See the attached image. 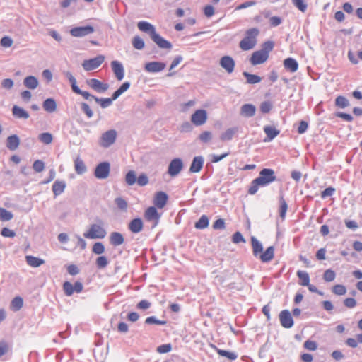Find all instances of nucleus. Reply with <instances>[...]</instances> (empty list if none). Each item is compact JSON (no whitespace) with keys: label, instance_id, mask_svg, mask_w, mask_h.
I'll use <instances>...</instances> for the list:
<instances>
[{"label":"nucleus","instance_id":"32","mask_svg":"<svg viewBox=\"0 0 362 362\" xmlns=\"http://www.w3.org/2000/svg\"><path fill=\"white\" fill-rule=\"evenodd\" d=\"M74 168L78 175H83L87 170L83 160L79 156L76 157L74 160Z\"/></svg>","mask_w":362,"mask_h":362},{"label":"nucleus","instance_id":"62","mask_svg":"<svg viewBox=\"0 0 362 362\" xmlns=\"http://www.w3.org/2000/svg\"><path fill=\"white\" fill-rule=\"evenodd\" d=\"M213 228L214 230H223L225 229V221L223 218H218L216 221L214 222Z\"/></svg>","mask_w":362,"mask_h":362},{"label":"nucleus","instance_id":"15","mask_svg":"<svg viewBox=\"0 0 362 362\" xmlns=\"http://www.w3.org/2000/svg\"><path fill=\"white\" fill-rule=\"evenodd\" d=\"M165 64L160 62H151L145 64V70L149 73H158L165 68Z\"/></svg>","mask_w":362,"mask_h":362},{"label":"nucleus","instance_id":"26","mask_svg":"<svg viewBox=\"0 0 362 362\" xmlns=\"http://www.w3.org/2000/svg\"><path fill=\"white\" fill-rule=\"evenodd\" d=\"M66 184L64 180H57L52 185V192L54 197L62 194L66 188Z\"/></svg>","mask_w":362,"mask_h":362},{"label":"nucleus","instance_id":"34","mask_svg":"<svg viewBox=\"0 0 362 362\" xmlns=\"http://www.w3.org/2000/svg\"><path fill=\"white\" fill-rule=\"evenodd\" d=\"M23 84L29 89H35L38 86L39 82L35 76H29L24 78Z\"/></svg>","mask_w":362,"mask_h":362},{"label":"nucleus","instance_id":"28","mask_svg":"<svg viewBox=\"0 0 362 362\" xmlns=\"http://www.w3.org/2000/svg\"><path fill=\"white\" fill-rule=\"evenodd\" d=\"M124 238L122 233L119 232H112L110 235V243L113 246H119L123 244Z\"/></svg>","mask_w":362,"mask_h":362},{"label":"nucleus","instance_id":"54","mask_svg":"<svg viewBox=\"0 0 362 362\" xmlns=\"http://www.w3.org/2000/svg\"><path fill=\"white\" fill-rule=\"evenodd\" d=\"M272 107H273V105H272V102L269 100H266V101L262 102L260 104L259 108H260V111L262 113L266 114L271 111Z\"/></svg>","mask_w":362,"mask_h":362},{"label":"nucleus","instance_id":"55","mask_svg":"<svg viewBox=\"0 0 362 362\" xmlns=\"http://www.w3.org/2000/svg\"><path fill=\"white\" fill-rule=\"evenodd\" d=\"M145 323L147 325L156 324L159 325H166L167 322L165 320H158L155 316H150L146 319Z\"/></svg>","mask_w":362,"mask_h":362},{"label":"nucleus","instance_id":"4","mask_svg":"<svg viewBox=\"0 0 362 362\" xmlns=\"http://www.w3.org/2000/svg\"><path fill=\"white\" fill-rule=\"evenodd\" d=\"M63 291L66 296H71L74 293H80L83 289V285L81 281H76L73 285L69 281H65L62 286Z\"/></svg>","mask_w":362,"mask_h":362},{"label":"nucleus","instance_id":"60","mask_svg":"<svg viewBox=\"0 0 362 362\" xmlns=\"http://www.w3.org/2000/svg\"><path fill=\"white\" fill-rule=\"evenodd\" d=\"M33 168L35 172L40 173L45 168V163L40 160H37L33 163Z\"/></svg>","mask_w":362,"mask_h":362},{"label":"nucleus","instance_id":"25","mask_svg":"<svg viewBox=\"0 0 362 362\" xmlns=\"http://www.w3.org/2000/svg\"><path fill=\"white\" fill-rule=\"evenodd\" d=\"M20 144V139L16 134L9 136L6 139V147L11 151L16 150Z\"/></svg>","mask_w":362,"mask_h":362},{"label":"nucleus","instance_id":"42","mask_svg":"<svg viewBox=\"0 0 362 362\" xmlns=\"http://www.w3.org/2000/svg\"><path fill=\"white\" fill-rule=\"evenodd\" d=\"M279 202H280L279 215L282 219H284L287 209H288V204H287L286 202L285 201V199H284L283 196L280 197Z\"/></svg>","mask_w":362,"mask_h":362},{"label":"nucleus","instance_id":"59","mask_svg":"<svg viewBox=\"0 0 362 362\" xmlns=\"http://www.w3.org/2000/svg\"><path fill=\"white\" fill-rule=\"evenodd\" d=\"M336 274L332 269H327L323 274L325 281L327 282L332 281L335 279Z\"/></svg>","mask_w":362,"mask_h":362},{"label":"nucleus","instance_id":"30","mask_svg":"<svg viewBox=\"0 0 362 362\" xmlns=\"http://www.w3.org/2000/svg\"><path fill=\"white\" fill-rule=\"evenodd\" d=\"M251 244L255 257H258L263 252L262 244L254 236L251 237Z\"/></svg>","mask_w":362,"mask_h":362},{"label":"nucleus","instance_id":"64","mask_svg":"<svg viewBox=\"0 0 362 362\" xmlns=\"http://www.w3.org/2000/svg\"><path fill=\"white\" fill-rule=\"evenodd\" d=\"M136 182L139 186H145L148 183V178L145 174H141L136 180Z\"/></svg>","mask_w":362,"mask_h":362},{"label":"nucleus","instance_id":"41","mask_svg":"<svg viewBox=\"0 0 362 362\" xmlns=\"http://www.w3.org/2000/svg\"><path fill=\"white\" fill-rule=\"evenodd\" d=\"M13 218L12 212L6 210L4 208L0 207V221H8Z\"/></svg>","mask_w":362,"mask_h":362},{"label":"nucleus","instance_id":"57","mask_svg":"<svg viewBox=\"0 0 362 362\" xmlns=\"http://www.w3.org/2000/svg\"><path fill=\"white\" fill-rule=\"evenodd\" d=\"M105 246L100 242L95 243L92 248V251L93 253L97 255H101L105 252Z\"/></svg>","mask_w":362,"mask_h":362},{"label":"nucleus","instance_id":"7","mask_svg":"<svg viewBox=\"0 0 362 362\" xmlns=\"http://www.w3.org/2000/svg\"><path fill=\"white\" fill-rule=\"evenodd\" d=\"M184 164L181 158H174L169 163L168 173L173 177H176L182 170Z\"/></svg>","mask_w":362,"mask_h":362},{"label":"nucleus","instance_id":"48","mask_svg":"<svg viewBox=\"0 0 362 362\" xmlns=\"http://www.w3.org/2000/svg\"><path fill=\"white\" fill-rule=\"evenodd\" d=\"M38 139L42 143L45 144H49L53 140V136L50 133L45 132L39 134Z\"/></svg>","mask_w":362,"mask_h":362},{"label":"nucleus","instance_id":"2","mask_svg":"<svg viewBox=\"0 0 362 362\" xmlns=\"http://www.w3.org/2000/svg\"><path fill=\"white\" fill-rule=\"evenodd\" d=\"M259 31L257 28L248 29L245 33V36L240 42L239 46L241 49L247 51L255 47L257 44V37Z\"/></svg>","mask_w":362,"mask_h":362},{"label":"nucleus","instance_id":"20","mask_svg":"<svg viewBox=\"0 0 362 362\" xmlns=\"http://www.w3.org/2000/svg\"><path fill=\"white\" fill-rule=\"evenodd\" d=\"M168 195L165 192H158L156 194L153 203L158 209H163L168 201Z\"/></svg>","mask_w":362,"mask_h":362},{"label":"nucleus","instance_id":"61","mask_svg":"<svg viewBox=\"0 0 362 362\" xmlns=\"http://www.w3.org/2000/svg\"><path fill=\"white\" fill-rule=\"evenodd\" d=\"M0 45L4 47H10L13 45V40L8 36H4L1 39Z\"/></svg>","mask_w":362,"mask_h":362},{"label":"nucleus","instance_id":"44","mask_svg":"<svg viewBox=\"0 0 362 362\" xmlns=\"http://www.w3.org/2000/svg\"><path fill=\"white\" fill-rule=\"evenodd\" d=\"M235 132L236 129L234 128L228 129L225 132L221 134L220 138L223 141H230L233 139Z\"/></svg>","mask_w":362,"mask_h":362},{"label":"nucleus","instance_id":"52","mask_svg":"<svg viewBox=\"0 0 362 362\" xmlns=\"http://www.w3.org/2000/svg\"><path fill=\"white\" fill-rule=\"evenodd\" d=\"M96 266L98 269H104L108 264V260L105 256H100L96 259Z\"/></svg>","mask_w":362,"mask_h":362},{"label":"nucleus","instance_id":"50","mask_svg":"<svg viewBox=\"0 0 362 362\" xmlns=\"http://www.w3.org/2000/svg\"><path fill=\"white\" fill-rule=\"evenodd\" d=\"M23 305V300L21 297H15L11 301V307L14 310H19Z\"/></svg>","mask_w":362,"mask_h":362},{"label":"nucleus","instance_id":"56","mask_svg":"<svg viewBox=\"0 0 362 362\" xmlns=\"http://www.w3.org/2000/svg\"><path fill=\"white\" fill-rule=\"evenodd\" d=\"M332 292L336 295L342 296L346 293V288L344 285L337 284L333 286Z\"/></svg>","mask_w":362,"mask_h":362},{"label":"nucleus","instance_id":"18","mask_svg":"<svg viewBox=\"0 0 362 362\" xmlns=\"http://www.w3.org/2000/svg\"><path fill=\"white\" fill-rule=\"evenodd\" d=\"M204 159L202 156H195L190 165L189 172L192 173H199L203 168Z\"/></svg>","mask_w":362,"mask_h":362},{"label":"nucleus","instance_id":"22","mask_svg":"<svg viewBox=\"0 0 362 362\" xmlns=\"http://www.w3.org/2000/svg\"><path fill=\"white\" fill-rule=\"evenodd\" d=\"M137 27L141 31L148 34L151 37L156 32L155 27L147 21H139Z\"/></svg>","mask_w":362,"mask_h":362},{"label":"nucleus","instance_id":"63","mask_svg":"<svg viewBox=\"0 0 362 362\" xmlns=\"http://www.w3.org/2000/svg\"><path fill=\"white\" fill-rule=\"evenodd\" d=\"M1 85L3 88L11 90L13 86V81L11 78H6L1 81Z\"/></svg>","mask_w":362,"mask_h":362},{"label":"nucleus","instance_id":"33","mask_svg":"<svg viewBox=\"0 0 362 362\" xmlns=\"http://www.w3.org/2000/svg\"><path fill=\"white\" fill-rule=\"evenodd\" d=\"M42 107L45 111L52 113L57 110V103L54 99L49 98L43 102Z\"/></svg>","mask_w":362,"mask_h":362},{"label":"nucleus","instance_id":"51","mask_svg":"<svg viewBox=\"0 0 362 362\" xmlns=\"http://www.w3.org/2000/svg\"><path fill=\"white\" fill-rule=\"evenodd\" d=\"M115 203L119 209L122 211H127L128 204L127 201L122 197H117L115 199Z\"/></svg>","mask_w":362,"mask_h":362},{"label":"nucleus","instance_id":"36","mask_svg":"<svg viewBox=\"0 0 362 362\" xmlns=\"http://www.w3.org/2000/svg\"><path fill=\"white\" fill-rule=\"evenodd\" d=\"M297 276L299 278V284L303 286H307L310 284V276L307 272L298 271Z\"/></svg>","mask_w":362,"mask_h":362},{"label":"nucleus","instance_id":"8","mask_svg":"<svg viewBox=\"0 0 362 362\" xmlns=\"http://www.w3.org/2000/svg\"><path fill=\"white\" fill-rule=\"evenodd\" d=\"M105 57L103 55H98L96 57L84 60L82 63V66L86 71H91L98 68L104 62Z\"/></svg>","mask_w":362,"mask_h":362},{"label":"nucleus","instance_id":"21","mask_svg":"<svg viewBox=\"0 0 362 362\" xmlns=\"http://www.w3.org/2000/svg\"><path fill=\"white\" fill-rule=\"evenodd\" d=\"M144 224L141 218H136L132 219L129 223V230L133 233H139L143 229Z\"/></svg>","mask_w":362,"mask_h":362},{"label":"nucleus","instance_id":"11","mask_svg":"<svg viewBox=\"0 0 362 362\" xmlns=\"http://www.w3.org/2000/svg\"><path fill=\"white\" fill-rule=\"evenodd\" d=\"M279 320L281 326L284 328H291L293 325V317L288 310H284L279 313Z\"/></svg>","mask_w":362,"mask_h":362},{"label":"nucleus","instance_id":"5","mask_svg":"<svg viewBox=\"0 0 362 362\" xmlns=\"http://www.w3.org/2000/svg\"><path fill=\"white\" fill-rule=\"evenodd\" d=\"M110 172V165L108 162H102L96 165L94 175L96 178L104 180L108 177Z\"/></svg>","mask_w":362,"mask_h":362},{"label":"nucleus","instance_id":"14","mask_svg":"<svg viewBox=\"0 0 362 362\" xmlns=\"http://www.w3.org/2000/svg\"><path fill=\"white\" fill-rule=\"evenodd\" d=\"M235 65V61L230 56H223L220 59V66L228 74L234 71Z\"/></svg>","mask_w":362,"mask_h":362},{"label":"nucleus","instance_id":"16","mask_svg":"<svg viewBox=\"0 0 362 362\" xmlns=\"http://www.w3.org/2000/svg\"><path fill=\"white\" fill-rule=\"evenodd\" d=\"M112 69L118 81H122L124 76V69L122 64L117 60L111 62Z\"/></svg>","mask_w":362,"mask_h":362},{"label":"nucleus","instance_id":"35","mask_svg":"<svg viewBox=\"0 0 362 362\" xmlns=\"http://www.w3.org/2000/svg\"><path fill=\"white\" fill-rule=\"evenodd\" d=\"M27 264L32 267H38L45 263L42 259L32 255L25 257Z\"/></svg>","mask_w":362,"mask_h":362},{"label":"nucleus","instance_id":"53","mask_svg":"<svg viewBox=\"0 0 362 362\" xmlns=\"http://www.w3.org/2000/svg\"><path fill=\"white\" fill-rule=\"evenodd\" d=\"M292 4L301 12L304 13L307 10L308 5L304 0H291Z\"/></svg>","mask_w":362,"mask_h":362},{"label":"nucleus","instance_id":"31","mask_svg":"<svg viewBox=\"0 0 362 362\" xmlns=\"http://www.w3.org/2000/svg\"><path fill=\"white\" fill-rule=\"evenodd\" d=\"M12 114L16 118L18 119H26L30 116L27 111L18 105H14L12 107Z\"/></svg>","mask_w":362,"mask_h":362},{"label":"nucleus","instance_id":"39","mask_svg":"<svg viewBox=\"0 0 362 362\" xmlns=\"http://www.w3.org/2000/svg\"><path fill=\"white\" fill-rule=\"evenodd\" d=\"M243 75L246 78L247 83L249 84H255L258 83L262 81L260 76L255 74H250L247 71H244Z\"/></svg>","mask_w":362,"mask_h":362},{"label":"nucleus","instance_id":"17","mask_svg":"<svg viewBox=\"0 0 362 362\" xmlns=\"http://www.w3.org/2000/svg\"><path fill=\"white\" fill-rule=\"evenodd\" d=\"M269 57L260 50L255 51L250 57V62L252 65H258L264 63Z\"/></svg>","mask_w":362,"mask_h":362},{"label":"nucleus","instance_id":"13","mask_svg":"<svg viewBox=\"0 0 362 362\" xmlns=\"http://www.w3.org/2000/svg\"><path fill=\"white\" fill-rule=\"evenodd\" d=\"M151 38L160 49H170L173 47L170 42L162 37L157 32Z\"/></svg>","mask_w":362,"mask_h":362},{"label":"nucleus","instance_id":"58","mask_svg":"<svg viewBox=\"0 0 362 362\" xmlns=\"http://www.w3.org/2000/svg\"><path fill=\"white\" fill-rule=\"evenodd\" d=\"M81 109L82 110V112L86 114V115L87 116L88 118H91L93 115V112L92 111V110L90 109V106L86 103H82L81 104Z\"/></svg>","mask_w":362,"mask_h":362},{"label":"nucleus","instance_id":"1","mask_svg":"<svg viewBox=\"0 0 362 362\" xmlns=\"http://www.w3.org/2000/svg\"><path fill=\"white\" fill-rule=\"evenodd\" d=\"M276 180L275 172L271 168H263L260 170L259 177L254 179L248 189L250 194H255L259 189V187H265Z\"/></svg>","mask_w":362,"mask_h":362},{"label":"nucleus","instance_id":"40","mask_svg":"<svg viewBox=\"0 0 362 362\" xmlns=\"http://www.w3.org/2000/svg\"><path fill=\"white\" fill-rule=\"evenodd\" d=\"M92 99H93L97 103L100 104L102 108H107L110 107L114 100L112 97L111 98H99L95 96H92Z\"/></svg>","mask_w":362,"mask_h":362},{"label":"nucleus","instance_id":"43","mask_svg":"<svg viewBox=\"0 0 362 362\" xmlns=\"http://www.w3.org/2000/svg\"><path fill=\"white\" fill-rule=\"evenodd\" d=\"M136 175L134 170H129L125 176V182L128 185H133L136 182Z\"/></svg>","mask_w":362,"mask_h":362},{"label":"nucleus","instance_id":"19","mask_svg":"<svg viewBox=\"0 0 362 362\" xmlns=\"http://www.w3.org/2000/svg\"><path fill=\"white\" fill-rule=\"evenodd\" d=\"M144 216L145 218L148 221H155V225H156L158 222V220L160 219V215L155 206H150L146 210Z\"/></svg>","mask_w":362,"mask_h":362},{"label":"nucleus","instance_id":"27","mask_svg":"<svg viewBox=\"0 0 362 362\" xmlns=\"http://www.w3.org/2000/svg\"><path fill=\"white\" fill-rule=\"evenodd\" d=\"M264 132L267 135L264 141H271L279 134V131L273 126H265L264 127Z\"/></svg>","mask_w":362,"mask_h":362},{"label":"nucleus","instance_id":"37","mask_svg":"<svg viewBox=\"0 0 362 362\" xmlns=\"http://www.w3.org/2000/svg\"><path fill=\"white\" fill-rule=\"evenodd\" d=\"M209 220L206 215H202L199 219L195 223L194 227L197 229H205L209 226Z\"/></svg>","mask_w":362,"mask_h":362},{"label":"nucleus","instance_id":"3","mask_svg":"<svg viewBox=\"0 0 362 362\" xmlns=\"http://www.w3.org/2000/svg\"><path fill=\"white\" fill-rule=\"evenodd\" d=\"M107 235L106 230L99 224H92L83 236L88 239H103Z\"/></svg>","mask_w":362,"mask_h":362},{"label":"nucleus","instance_id":"45","mask_svg":"<svg viewBox=\"0 0 362 362\" xmlns=\"http://www.w3.org/2000/svg\"><path fill=\"white\" fill-rule=\"evenodd\" d=\"M217 353L218 354V355L223 357H226L232 361L235 360L238 358V355L235 352H231L226 350L217 349Z\"/></svg>","mask_w":362,"mask_h":362},{"label":"nucleus","instance_id":"38","mask_svg":"<svg viewBox=\"0 0 362 362\" xmlns=\"http://www.w3.org/2000/svg\"><path fill=\"white\" fill-rule=\"evenodd\" d=\"M130 87V83L128 81H126L123 83L121 86L115 90L112 94V99L116 100L123 93L127 91Z\"/></svg>","mask_w":362,"mask_h":362},{"label":"nucleus","instance_id":"46","mask_svg":"<svg viewBox=\"0 0 362 362\" xmlns=\"http://www.w3.org/2000/svg\"><path fill=\"white\" fill-rule=\"evenodd\" d=\"M132 45L135 49L141 50L144 47L145 43L141 37L136 35L132 39Z\"/></svg>","mask_w":362,"mask_h":362},{"label":"nucleus","instance_id":"12","mask_svg":"<svg viewBox=\"0 0 362 362\" xmlns=\"http://www.w3.org/2000/svg\"><path fill=\"white\" fill-rule=\"evenodd\" d=\"M87 84L98 93H103L106 91L109 86L107 83H103L96 78H91L86 81Z\"/></svg>","mask_w":362,"mask_h":362},{"label":"nucleus","instance_id":"6","mask_svg":"<svg viewBox=\"0 0 362 362\" xmlns=\"http://www.w3.org/2000/svg\"><path fill=\"white\" fill-rule=\"evenodd\" d=\"M116 137L117 132L115 130H108L102 134L99 144L102 147L108 148L115 143Z\"/></svg>","mask_w":362,"mask_h":362},{"label":"nucleus","instance_id":"23","mask_svg":"<svg viewBox=\"0 0 362 362\" xmlns=\"http://www.w3.org/2000/svg\"><path fill=\"white\" fill-rule=\"evenodd\" d=\"M284 66L286 70L294 73L298 69V62L292 58L288 57L284 60Z\"/></svg>","mask_w":362,"mask_h":362},{"label":"nucleus","instance_id":"9","mask_svg":"<svg viewBox=\"0 0 362 362\" xmlns=\"http://www.w3.org/2000/svg\"><path fill=\"white\" fill-rule=\"evenodd\" d=\"M94 32V28L91 25H86V26H78L74 27L71 29L70 34L73 37H82L90 34H92Z\"/></svg>","mask_w":362,"mask_h":362},{"label":"nucleus","instance_id":"47","mask_svg":"<svg viewBox=\"0 0 362 362\" xmlns=\"http://www.w3.org/2000/svg\"><path fill=\"white\" fill-rule=\"evenodd\" d=\"M335 105L338 107L345 108L349 105V101L344 96H338L335 99Z\"/></svg>","mask_w":362,"mask_h":362},{"label":"nucleus","instance_id":"29","mask_svg":"<svg viewBox=\"0 0 362 362\" xmlns=\"http://www.w3.org/2000/svg\"><path fill=\"white\" fill-rule=\"evenodd\" d=\"M274 246H269L259 255V257L262 262H269L274 258Z\"/></svg>","mask_w":362,"mask_h":362},{"label":"nucleus","instance_id":"10","mask_svg":"<svg viewBox=\"0 0 362 362\" xmlns=\"http://www.w3.org/2000/svg\"><path fill=\"white\" fill-rule=\"evenodd\" d=\"M207 119V113L204 110H196L191 117L192 122L196 126L204 124Z\"/></svg>","mask_w":362,"mask_h":362},{"label":"nucleus","instance_id":"49","mask_svg":"<svg viewBox=\"0 0 362 362\" xmlns=\"http://www.w3.org/2000/svg\"><path fill=\"white\" fill-rule=\"evenodd\" d=\"M274 46V44L272 41H267L262 44V49L259 50L269 57V54L273 49Z\"/></svg>","mask_w":362,"mask_h":362},{"label":"nucleus","instance_id":"24","mask_svg":"<svg viewBox=\"0 0 362 362\" xmlns=\"http://www.w3.org/2000/svg\"><path fill=\"white\" fill-rule=\"evenodd\" d=\"M256 107L252 104H245L240 108V115L245 117H251L255 115Z\"/></svg>","mask_w":362,"mask_h":362}]
</instances>
